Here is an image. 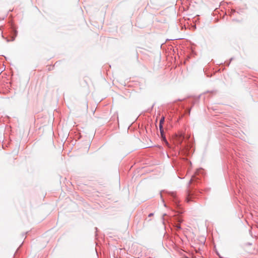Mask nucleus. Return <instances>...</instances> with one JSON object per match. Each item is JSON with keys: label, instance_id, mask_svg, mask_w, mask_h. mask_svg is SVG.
I'll use <instances>...</instances> for the list:
<instances>
[{"label": "nucleus", "instance_id": "f257e3e1", "mask_svg": "<svg viewBox=\"0 0 258 258\" xmlns=\"http://www.w3.org/2000/svg\"><path fill=\"white\" fill-rule=\"evenodd\" d=\"M160 134H161V138L162 139V140L165 143V144L167 145H168V143L167 141V140H166V139L165 138V135L164 134L163 130H162V131H160Z\"/></svg>", "mask_w": 258, "mask_h": 258}, {"label": "nucleus", "instance_id": "f03ea898", "mask_svg": "<svg viewBox=\"0 0 258 258\" xmlns=\"http://www.w3.org/2000/svg\"><path fill=\"white\" fill-rule=\"evenodd\" d=\"M164 122V117L162 116V118H161L160 120V122L159 123H160V124H163Z\"/></svg>", "mask_w": 258, "mask_h": 258}, {"label": "nucleus", "instance_id": "7ed1b4c3", "mask_svg": "<svg viewBox=\"0 0 258 258\" xmlns=\"http://www.w3.org/2000/svg\"><path fill=\"white\" fill-rule=\"evenodd\" d=\"M159 128H160V131H162V130H163V124H160V123H159Z\"/></svg>", "mask_w": 258, "mask_h": 258}, {"label": "nucleus", "instance_id": "20e7f679", "mask_svg": "<svg viewBox=\"0 0 258 258\" xmlns=\"http://www.w3.org/2000/svg\"><path fill=\"white\" fill-rule=\"evenodd\" d=\"M190 201V197H187L186 198V201L188 203L189 201Z\"/></svg>", "mask_w": 258, "mask_h": 258}, {"label": "nucleus", "instance_id": "39448f33", "mask_svg": "<svg viewBox=\"0 0 258 258\" xmlns=\"http://www.w3.org/2000/svg\"><path fill=\"white\" fill-rule=\"evenodd\" d=\"M194 180V177H192V178L191 179V180H190V182H192V181H193Z\"/></svg>", "mask_w": 258, "mask_h": 258}, {"label": "nucleus", "instance_id": "423d86ee", "mask_svg": "<svg viewBox=\"0 0 258 258\" xmlns=\"http://www.w3.org/2000/svg\"><path fill=\"white\" fill-rule=\"evenodd\" d=\"M152 215H153L152 214H150L149 215V216H152Z\"/></svg>", "mask_w": 258, "mask_h": 258}, {"label": "nucleus", "instance_id": "0eeeda50", "mask_svg": "<svg viewBox=\"0 0 258 258\" xmlns=\"http://www.w3.org/2000/svg\"><path fill=\"white\" fill-rule=\"evenodd\" d=\"M178 228H180V226H177Z\"/></svg>", "mask_w": 258, "mask_h": 258}]
</instances>
